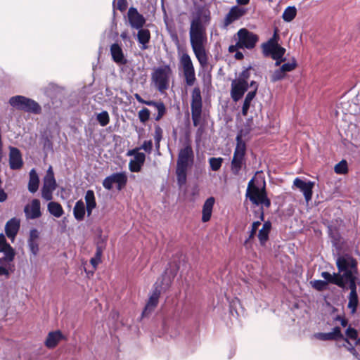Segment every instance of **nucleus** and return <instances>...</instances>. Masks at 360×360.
I'll list each match as a JSON object with an SVG mask.
<instances>
[{"label":"nucleus","mask_w":360,"mask_h":360,"mask_svg":"<svg viewBox=\"0 0 360 360\" xmlns=\"http://www.w3.org/2000/svg\"><path fill=\"white\" fill-rule=\"evenodd\" d=\"M211 21L210 11L205 6H198L192 13L189 39L192 50L199 62L205 68L208 65V55L205 49L207 44V27Z\"/></svg>","instance_id":"f257e3e1"},{"label":"nucleus","mask_w":360,"mask_h":360,"mask_svg":"<svg viewBox=\"0 0 360 360\" xmlns=\"http://www.w3.org/2000/svg\"><path fill=\"white\" fill-rule=\"evenodd\" d=\"M194 162V153L190 143H187L181 148L176 162V174L177 182L182 186L186 182L187 170Z\"/></svg>","instance_id":"f03ea898"},{"label":"nucleus","mask_w":360,"mask_h":360,"mask_svg":"<svg viewBox=\"0 0 360 360\" xmlns=\"http://www.w3.org/2000/svg\"><path fill=\"white\" fill-rule=\"evenodd\" d=\"M245 197L254 205H261L266 208L271 207V202L268 198L265 180H263L262 185L260 186L256 184L255 178L252 177L248 184Z\"/></svg>","instance_id":"7ed1b4c3"},{"label":"nucleus","mask_w":360,"mask_h":360,"mask_svg":"<svg viewBox=\"0 0 360 360\" xmlns=\"http://www.w3.org/2000/svg\"><path fill=\"white\" fill-rule=\"evenodd\" d=\"M321 276L330 283L335 284L343 290L349 288L350 292L357 293L356 277L352 272L332 275L328 271H323Z\"/></svg>","instance_id":"20e7f679"},{"label":"nucleus","mask_w":360,"mask_h":360,"mask_svg":"<svg viewBox=\"0 0 360 360\" xmlns=\"http://www.w3.org/2000/svg\"><path fill=\"white\" fill-rule=\"evenodd\" d=\"M236 146L231 162V170L234 175H238L243 168L246 167V144L240 132L236 136Z\"/></svg>","instance_id":"39448f33"},{"label":"nucleus","mask_w":360,"mask_h":360,"mask_svg":"<svg viewBox=\"0 0 360 360\" xmlns=\"http://www.w3.org/2000/svg\"><path fill=\"white\" fill-rule=\"evenodd\" d=\"M279 40L278 30L275 28L273 36L261 46L263 55L266 57L271 56L272 59L282 58L285 49L278 44Z\"/></svg>","instance_id":"423d86ee"},{"label":"nucleus","mask_w":360,"mask_h":360,"mask_svg":"<svg viewBox=\"0 0 360 360\" xmlns=\"http://www.w3.org/2000/svg\"><path fill=\"white\" fill-rule=\"evenodd\" d=\"M11 106L27 112L39 115L41 112L40 105L35 101L23 96H15L9 99Z\"/></svg>","instance_id":"0eeeda50"},{"label":"nucleus","mask_w":360,"mask_h":360,"mask_svg":"<svg viewBox=\"0 0 360 360\" xmlns=\"http://www.w3.org/2000/svg\"><path fill=\"white\" fill-rule=\"evenodd\" d=\"M172 73V70L169 65L154 69L151 74V79L159 91L162 92L169 88Z\"/></svg>","instance_id":"6e6552de"},{"label":"nucleus","mask_w":360,"mask_h":360,"mask_svg":"<svg viewBox=\"0 0 360 360\" xmlns=\"http://www.w3.org/2000/svg\"><path fill=\"white\" fill-rule=\"evenodd\" d=\"M191 116L194 127L200 124L202 111V99L200 87L195 86L191 92Z\"/></svg>","instance_id":"1a4fd4ad"},{"label":"nucleus","mask_w":360,"mask_h":360,"mask_svg":"<svg viewBox=\"0 0 360 360\" xmlns=\"http://www.w3.org/2000/svg\"><path fill=\"white\" fill-rule=\"evenodd\" d=\"M238 46L241 49H246L248 50L253 49L259 41L257 34L249 31L246 28L240 29L236 33Z\"/></svg>","instance_id":"9d476101"},{"label":"nucleus","mask_w":360,"mask_h":360,"mask_svg":"<svg viewBox=\"0 0 360 360\" xmlns=\"http://www.w3.org/2000/svg\"><path fill=\"white\" fill-rule=\"evenodd\" d=\"M179 60L183 68V74L186 84L187 86H191L196 80L195 68L192 60L187 53H184L180 57Z\"/></svg>","instance_id":"9b49d317"},{"label":"nucleus","mask_w":360,"mask_h":360,"mask_svg":"<svg viewBox=\"0 0 360 360\" xmlns=\"http://www.w3.org/2000/svg\"><path fill=\"white\" fill-rule=\"evenodd\" d=\"M57 184L54 177L52 167H50L47 170L46 174L44 178L43 186L41 188V197L49 201L53 199V192L56 190Z\"/></svg>","instance_id":"f8f14e48"},{"label":"nucleus","mask_w":360,"mask_h":360,"mask_svg":"<svg viewBox=\"0 0 360 360\" xmlns=\"http://www.w3.org/2000/svg\"><path fill=\"white\" fill-rule=\"evenodd\" d=\"M128 181L125 172L113 173L105 177L103 181V186L108 191L112 190L113 184H116L118 191L122 190L127 185Z\"/></svg>","instance_id":"ddd939ff"},{"label":"nucleus","mask_w":360,"mask_h":360,"mask_svg":"<svg viewBox=\"0 0 360 360\" xmlns=\"http://www.w3.org/2000/svg\"><path fill=\"white\" fill-rule=\"evenodd\" d=\"M357 264L356 259L349 255L340 256L336 260L338 274H340L341 272L346 274L348 271L353 274L356 273L357 271Z\"/></svg>","instance_id":"4468645a"},{"label":"nucleus","mask_w":360,"mask_h":360,"mask_svg":"<svg viewBox=\"0 0 360 360\" xmlns=\"http://www.w3.org/2000/svg\"><path fill=\"white\" fill-rule=\"evenodd\" d=\"M160 294H161V285H158V283H156L154 285V289L153 290V292L150 295V296L149 297V299L146 303V305L142 312L143 316H148L158 306Z\"/></svg>","instance_id":"2eb2a0df"},{"label":"nucleus","mask_w":360,"mask_h":360,"mask_svg":"<svg viewBox=\"0 0 360 360\" xmlns=\"http://www.w3.org/2000/svg\"><path fill=\"white\" fill-rule=\"evenodd\" d=\"M249 89V84H244L236 79L231 84V97L234 102H238Z\"/></svg>","instance_id":"dca6fc26"},{"label":"nucleus","mask_w":360,"mask_h":360,"mask_svg":"<svg viewBox=\"0 0 360 360\" xmlns=\"http://www.w3.org/2000/svg\"><path fill=\"white\" fill-rule=\"evenodd\" d=\"M246 13L247 9L245 8L240 7L238 6L231 7L224 19L223 27L226 28L231 24L238 20L241 17L245 15Z\"/></svg>","instance_id":"f3484780"},{"label":"nucleus","mask_w":360,"mask_h":360,"mask_svg":"<svg viewBox=\"0 0 360 360\" xmlns=\"http://www.w3.org/2000/svg\"><path fill=\"white\" fill-rule=\"evenodd\" d=\"M25 217L28 219H35L41 217V202L39 199H32L30 204L24 207Z\"/></svg>","instance_id":"a211bd4d"},{"label":"nucleus","mask_w":360,"mask_h":360,"mask_svg":"<svg viewBox=\"0 0 360 360\" xmlns=\"http://www.w3.org/2000/svg\"><path fill=\"white\" fill-rule=\"evenodd\" d=\"M9 166L13 170L20 169L23 166L21 152L15 147H9Z\"/></svg>","instance_id":"6ab92c4d"},{"label":"nucleus","mask_w":360,"mask_h":360,"mask_svg":"<svg viewBox=\"0 0 360 360\" xmlns=\"http://www.w3.org/2000/svg\"><path fill=\"white\" fill-rule=\"evenodd\" d=\"M293 185L299 188L304 196L305 200L308 202L311 200L313 194V188L314 184L310 181L306 182L300 178L295 179Z\"/></svg>","instance_id":"aec40b11"},{"label":"nucleus","mask_w":360,"mask_h":360,"mask_svg":"<svg viewBox=\"0 0 360 360\" xmlns=\"http://www.w3.org/2000/svg\"><path fill=\"white\" fill-rule=\"evenodd\" d=\"M128 19L131 26L136 29L143 27L146 23L145 18L134 7L129 8L128 11Z\"/></svg>","instance_id":"412c9836"},{"label":"nucleus","mask_w":360,"mask_h":360,"mask_svg":"<svg viewBox=\"0 0 360 360\" xmlns=\"http://www.w3.org/2000/svg\"><path fill=\"white\" fill-rule=\"evenodd\" d=\"M65 339L60 330L51 331L48 333L44 345L49 349H53L62 340Z\"/></svg>","instance_id":"4be33fe9"},{"label":"nucleus","mask_w":360,"mask_h":360,"mask_svg":"<svg viewBox=\"0 0 360 360\" xmlns=\"http://www.w3.org/2000/svg\"><path fill=\"white\" fill-rule=\"evenodd\" d=\"M110 53L115 63L120 65H126L127 60L124 56L122 47L117 43L112 44L110 46Z\"/></svg>","instance_id":"5701e85b"},{"label":"nucleus","mask_w":360,"mask_h":360,"mask_svg":"<svg viewBox=\"0 0 360 360\" xmlns=\"http://www.w3.org/2000/svg\"><path fill=\"white\" fill-rule=\"evenodd\" d=\"M137 32V41L141 44V49L146 50L148 49V44L150 41L151 34L149 30L146 28H139Z\"/></svg>","instance_id":"b1692460"},{"label":"nucleus","mask_w":360,"mask_h":360,"mask_svg":"<svg viewBox=\"0 0 360 360\" xmlns=\"http://www.w3.org/2000/svg\"><path fill=\"white\" fill-rule=\"evenodd\" d=\"M214 202V197L208 198L204 202L202 210V222H207L210 220Z\"/></svg>","instance_id":"393cba45"},{"label":"nucleus","mask_w":360,"mask_h":360,"mask_svg":"<svg viewBox=\"0 0 360 360\" xmlns=\"http://www.w3.org/2000/svg\"><path fill=\"white\" fill-rule=\"evenodd\" d=\"M0 253L4 254V255L0 257V264L4 265L6 267L9 266V265H14L13 264H11V262L15 258V252L11 245L1 250Z\"/></svg>","instance_id":"a878e982"},{"label":"nucleus","mask_w":360,"mask_h":360,"mask_svg":"<svg viewBox=\"0 0 360 360\" xmlns=\"http://www.w3.org/2000/svg\"><path fill=\"white\" fill-rule=\"evenodd\" d=\"M20 229V223L15 219L8 221L5 226V232L8 238L13 240Z\"/></svg>","instance_id":"bb28decb"},{"label":"nucleus","mask_w":360,"mask_h":360,"mask_svg":"<svg viewBox=\"0 0 360 360\" xmlns=\"http://www.w3.org/2000/svg\"><path fill=\"white\" fill-rule=\"evenodd\" d=\"M39 178L34 169H32L29 173V181L27 189L31 193H36L39 189Z\"/></svg>","instance_id":"cd10ccee"},{"label":"nucleus","mask_w":360,"mask_h":360,"mask_svg":"<svg viewBox=\"0 0 360 360\" xmlns=\"http://www.w3.org/2000/svg\"><path fill=\"white\" fill-rule=\"evenodd\" d=\"M84 198L86 204L87 214L89 216L91 214L93 209L96 207L94 192L92 190H88L86 193Z\"/></svg>","instance_id":"c85d7f7f"},{"label":"nucleus","mask_w":360,"mask_h":360,"mask_svg":"<svg viewBox=\"0 0 360 360\" xmlns=\"http://www.w3.org/2000/svg\"><path fill=\"white\" fill-rule=\"evenodd\" d=\"M271 228V224L269 221H266L263 224L262 228L259 231L258 238L261 245H264L269 240V234Z\"/></svg>","instance_id":"c756f323"},{"label":"nucleus","mask_w":360,"mask_h":360,"mask_svg":"<svg viewBox=\"0 0 360 360\" xmlns=\"http://www.w3.org/2000/svg\"><path fill=\"white\" fill-rule=\"evenodd\" d=\"M148 106H153L158 110V114L155 117V121L160 120L167 112L165 105L162 101H155L151 100L150 103H148Z\"/></svg>","instance_id":"7c9ffc66"},{"label":"nucleus","mask_w":360,"mask_h":360,"mask_svg":"<svg viewBox=\"0 0 360 360\" xmlns=\"http://www.w3.org/2000/svg\"><path fill=\"white\" fill-rule=\"evenodd\" d=\"M47 209L51 214L57 218L60 217L64 213L63 207L57 202H49L47 205Z\"/></svg>","instance_id":"2f4dec72"},{"label":"nucleus","mask_w":360,"mask_h":360,"mask_svg":"<svg viewBox=\"0 0 360 360\" xmlns=\"http://www.w3.org/2000/svg\"><path fill=\"white\" fill-rule=\"evenodd\" d=\"M85 211L86 209L84 202L82 200H79L77 202H76L75 205L73 208V214L75 218L77 221H82L84 219Z\"/></svg>","instance_id":"473e14b6"},{"label":"nucleus","mask_w":360,"mask_h":360,"mask_svg":"<svg viewBox=\"0 0 360 360\" xmlns=\"http://www.w3.org/2000/svg\"><path fill=\"white\" fill-rule=\"evenodd\" d=\"M297 15V9L295 6H288L283 11L282 18L285 22H291Z\"/></svg>","instance_id":"72a5a7b5"},{"label":"nucleus","mask_w":360,"mask_h":360,"mask_svg":"<svg viewBox=\"0 0 360 360\" xmlns=\"http://www.w3.org/2000/svg\"><path fill=\"white\" fill-rule=\"evenodd\" d=\"M348 304L347 307L351 309L352 314L356 311V309L359 304V298L357 293L349 292L348 296Z\"/></svg>","instance_id":"f704fd0d"},{"label":"nucleus","mask_w":360,"mask_h":360,"mask_svg":"<svg viewBox=\"0 0 360 360\" xmlns=\"http://www.w3.org/2000/svg\"><path fill=\"white\" fill-rule=\"evenodd\" d=\"M103 248L99 245L96 246V251L94 257L90 259V263L96 269L99 263L101 262V256L103 254Z\"/></svg>","instance_id":"c9c22d12"},{"label":"nucleus","mask_w":360,"mask_h":360,"mask_svg":"<svg viewBox=\"0 0 360 360\" xmlns=\"http://www.w3.org/2000/svg\"><path fill=\"white\" fill-rule=\"evenodd\" d=\"M334 171L338 174H346L348 173V165L345 160H342L334 167Z\"/></svg>","instance_id":"e433bc0d"},{"label":"nucleus","mask_w":360,"mask_h":360,"mask_svg":"<svg viewBox=\"0 0 360 360\" xmlns=\"http://www.w3.org/2000/svg\"><path fill=\"white\" fill-rule=\"evenodd\" d=\"M96 120L101 126L105 127L110 122V116L108 112L106 110H103L97 114Z\"/></svg>","instance_id":"4c0bfd02"},{"label":"nucleus","mask_w":360,"mask_h":360,"mask_svg":"<svg viewBox=\"0 0 360 360\" xmlns=\"http://www.w3.org/2000/svg\"><path fill=\"white\" fill-rule=\"evenodd\" d=\"M345 334L346 337L345 338L356 340L355 345L360 344V338L358 339V332L355 328L349 326L346 330Z\"/></svg>","instance_id":"58836bf2"},{"label":"nucleus","mask_w":360,"mask_h":360,"mask_svg":"<svg viewBox=\"0 0 360 360\" xmlns=\"http://www.w3.org/2000/svg\"><path fill=\"white\" fill-rule=\"evenodd\" d=\"M252 70V67H248L244 69L241 72H240L238 77L236 78V79L243 82L244 84H249L248 80L250 77V71Z\"/></svg>","instance_id":"ea45409f"},{"label":"nucleus","mask_w":360,"mask_h":360,"mask_svg":"<svg viewBox=\"0 0 360 360\" xmlns=\"http://www.w3.org/2000/svg\"><path fill=\"white\" fill-rule=\"evenodd\" d=\"M223 162L222 158H211L209 159V163L212 171L219 170Z\"/></svg>","instance_id":"a19ab883"},{"label":"nucleus","mask_w":360,"mask_h":360,"mask_svg":"<svg viewBox=\"0 0 360 360\" xmlns=\"http://www.w3.org/2000/svg\"><path fill=\"white\" fill-rule=\"evenodd\" d=\"M297 66L296 60L293 58L290 62L283 63L280 68L285 73L291 72Z\"/></svg>","instance_id":"79ce46f5"},{"label":"nucleus","mask_w":360,"mask_h":360,"mask_svg":"<svg viewBox=\"0 0 360 360\" xmlns=\"http://www.w3.org/2000/svg\"><path fill=\"white\" fill-rule=\"evenodd\" d=\"M260 224H261L260 221H254L252 223V228H251V230L250 231L249 237H248V239L245 240V241L244 243V245L245 246H247L248 243H249V241L254 238V236L256 234V232H257L259 226H260Z\"/></svg>","instance_id":"37998d69"},{"label":"nucleus","mask_w":360,"mask_h":360,"mask_svg":"<svg viewBox=\"0 0 360 360\" xmlns=\"http://www.w3.org/2000/svg\"><path fill=\"white\" fill-rule=\"evenodd\" d=\"M150 112L146 108H143L138 112V116L141 123H146L150 119Z\"/></svg>","instance_id":"c03bdc74"},{"label":"nucleus","mask_w":360,"mask_h":360,"mask_svg":"<svg viewBox=\"0 0 360 360\" xmlns=\"http://www.w3.org/2000/svg\"><path fill=\"white\" fill-rule=\"evenodd\" d=\"M285 77V73L280 68L276 70L271 76V81L272 82H276L280 80H282Z\"/></svg>","instance_id":"a18cd8bd"},{"label":"nucleus","mask_w":360,"mask_h":360,"mask_svg":"<svg viewBox=\"0 0 360 360\" xmlns=\"http://www.w3.org/2000/svg\"><path fill=\"white\" fill-rule=\"evenodd\" d=\"M312 287L316 289L318 291H322L324 289H326V285L328 283H330L326 280L322 281V280H315L314 281L311 282Z\"/></svg>","instance_id":"49530a36"},{"label":"nucleus","mask_w":360,"mask_h":360,"mask_svg":"<svg viewBox=\"0 0 360 360\" xmlns=\"http://www.w3.org/2000/svg\"><path fill=\"white\" fill-rule=\"evenodd\" d=\"M314 335L317 339H319L320 340H323V341L335 340V338H333L331 332H330V333H316Z\"/></svg>","instance_id":"de8ad7c7"},{"label":"nucleus","mask_w":360,"mask_h":360,"mask_svg":"<svg viewBox=\"0 0 360 360\" xmlns=\"http://www.w3.org/2000/svg\"><path fill=\"white\" fill-rule=\"evenodd\" d=\"M15 271V265H9V266L6 267L4 265H0V276L5 275L7 277L10 275L11 272Z\"/></svg>","instance_id":"09e8293b"},{"label":"nucleus","mask_w":360,"mask_h":360,"mask_svg":"<svg viewBox=\"0 0 360 360\" xmlns=\"http://www.w3.org/2000/svg\"><path fill=\"white\" fill-rule=\"evenodd\" d=\"M163 131L160 125L155 126L154 140L155 142H160L162 139Z\"/></svg>","instance_id":"8fccbe9b"},{"label":"nucleus","mask_w":360,"mask_h":360,"mask_svg":"<svg viewBox=\"0 0 360 360\" xmlns=\"http://www.w3.org/2000/svg\"><path fill=\"white\" fill-rule=\"evenodd\" d=\"M29 249L34 256H37L39 252V244L37 241H27Z\"/></svg>","instance_id":"3c124183"},{"label":"nucleus","mask_w":360,"mask_h":360,"mask_svg":"<svg viewBox=\"0 0 360 360\" xmlns=\"http://www.w3.org/2000/svg\"><path fill=\"white\" fill-rule=\"evenodd\" d=\"M139 150H143L148 154L151 153L153 150V142L151 140L145 141L143 144L139 148Z\"/></svg>","instance_id":"603ef678"},{"label":"nucleus","mask_w":360,"mask_h":360,"mask_svg":"<svg viewBox=\"0 0 360 360\" xmlns=\"http://www.w3.org/2000/svg\"><path fill=\"white\" fill-rule=\"evenodd\" d=\"M142 165L135 162L134 160H131L130 162H129V170L132 172H139L141 171V167H142Z\"/></svg>","instance_id":"864d4df0"},{"label":"nucleus","mask_w":360,"mask_h":360,"mask_svg":"<svg viewBox=\"0 0 360 360\" xmlns=\"http://www.w3.org/2000/svg\"><path fill=\"white\" fill-rule=\"evenodd\" d=\"M333 338H335V340H338V339H342L345 338V337L343 336L342 332H341V329L339 326H335V328H333V331L331 332Z\"/></svg>","instance_id":"5fc2aeb1"},{"label":"nucleus","mask_w":360,"mask_h":360,"mask_svg":"<svg viewBox=\"0 0 360 360\" xmlns=\"http://www.w3.org/2000/svg\"><path fill=\"white\" fill-rule=\"evenodd\" d=\"M127 5V0H117L116 8L122 12L126 11Z\"/></svg>","instance_id":"6e6d98bb"},{"label":"nucleus","mask_w":360,"mask_h":360,"mask_svg":"<svg viewBox=\"0 0 360 360\" xmlns=\"http://www.w3.org/2000/svg\"><path fill=\"white\" fill-rule=\"evenodd\" d=\"M250 104H251V101L245 98V100L243 101V106H242V111H241L242 115L243 116H246L248 115V110L250 107Z\"/></svg>","instance_id":"4d7b16f0"},{"label":"nucleus","mask_w":360,"mask_h":360,"mask_svg":"<svg viewBox=\"0 0 360 360\" xmlns=\"http://www.w3.org/2000/svg\"><path fill=\"white\" fill-rule=\"evenodd\" d=\"M343 340L346 342V345H344V347L347 348V349L352 354H355L356 353L355 346L352 345V344L349 342V340H347V338H343Z\"/></svg>","instance_id":"13d9d810"},{"label":"nucleus","mask_w":360,"mask_h":360,"mask_svg":"<svg viewBox=\"0 0 360 360\" xmlns=\"http://www.w3.org/2000/svg\"><path fill=\"white\" fill-rule=\"evenodd\" d=\"M133 160L143 165L146 160V155L143 153H136Z\"/></svg>","instance_id":"bf43d9fd"},{"label":"nucleus","mask_w":360,"mask_h":360,"mask_svg":"<svg viewBox=\"0 0 360 360\" xmlns=\"http://www.w3.org/2000/svg\"><path fill=\"white\" fill-rule=\"evenodd\" d=\"M264 206L262 205V207H259L257 210L254 211V214L255 217H258L260 221L264 220Z\"/></svg>","instance_id":"052dcab7"},{"label":"nucleus","mask_w":360,"mask_h":360,"mask_svg":"<svg viewBox=\"0 0 360 360\" xmlns=\"http://www.w3.org/2000/svg\"><path fill=\"white\" fill-rule=\"evenodd\" d=\"M39 238V232L37 229H33L30 232L28 241H37Z\"/></svg>","instance_id":"680f3d73"},{"label":"nucleus","mask_w":360,"mask_h":360,"mask_svg":"<svg viewBox=\"0 0 360 360\" xmlns=\"http://www.w3.org/2000/svg\"><path fill=\"white\" fill-rule=\"evenodd\" d=\"M11 245L7 243L6 239L4 234H0V251L6 248V247Z\"/></svg>","instance_id":"e2e57ef3"},{"label":"nucleus","mask_w":360,"mask_h":360,"mask_svg":"<svg viewBox=\"0 0 360 360\" xmlns=\"http://www.w3.org/2000/svg\"><path fill=\"white\" fill-rule=\"evenodd\" d=\"M134 97L137 100L138 102L145 104V105H149L148 103H150V101H151V100L146 101V100L143 99L142 97L139 94H135Z\"/></svg>","instance_id":"0e129e2a"},{"label":"nucleus","mask_w":360,"mask_h":360,"mask_svg":"<svg viewBox=\"0 0 360 360\" xmlns=\"http://www.w3.org/2000/svg\"><path fill=\"white\" fill-rule=\"evenodd\" d=\"M335 319L340 321V324L342 327H346L348 324L347 319L343 316H340V315L337 316Z\"/></svg>","instance_id":"69168bd1"},{"label":"nucleus","mask_w":360,"mask_h":360,"mask_svg":"<svg viewBox=\"0 0 360 360\" xmlns=\"http://www.w3.org/2000/svg\"><path fill=\"white\" fill-rule=\"evenodd\" d=\"M257 95V93H255V91H250L245 96V98L248 99V101H251L255 98Z\"/></svg>","instance_id":"338daca9"},{"label":"nucleus","mask_w":360,"mask_h":360,"mask_svg":"<svg viewBox=\"0 0 360 360\" xmlns=\"http://www.w3.org/2000/svg\"><path fill=\"white\" fill-rule=\"evenodd\" d=\"M241 49L240 46H238V42L237 41L235 45L229 46L228 51L229 53L236 52L238 49Z\"/></svg>","instance_id":"774afa93"}]
</instances>
